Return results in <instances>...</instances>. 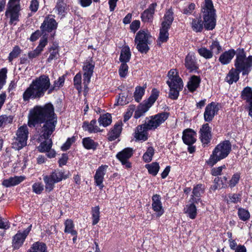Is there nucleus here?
<instances>
[{"instance_id": "nucleus-1", "label": "nucleus", "mask_w": 252, "mask_h": 252, "mask_svg": "<svg viewBox=\"0 0 252 252\" xmlns=\"http://www.w3.org/2000/svg\"><path fill=\"white\" fill-rule=\"evenodd\" d=\"M43 124L41 128L38 131L37 140L40 142L37 147L40 153H47L49 158H53L56 153L52 149V141L49 138L55 130L57 124V117L54 113V108L52 104H46L43 106L36 105L31 109L28 115V126L35 127L36 125Z\"/></svg>"}, {"instance_id": "nucleus-2", "label": "nucleus", "mask_w": 252, "mask_h": 252, "mask_svg": "<svg viewBox=\"0 0 252 252\" xmlns=\"http://www.w3.org/2000/svg\"><path fill=\"white\" fill-rule=\"evenodd\" d=\"M202 13L203 22L200 17L192 19L191 27L195 32H201L203 26L207 30L215 28L216 23L215 10L211 0H205L202 6Z\"/></svg>"}, {"instance_id": "nucleus-3", "label": "nucleus", "mask_w": 252, "mask_h": 252, "mask_svg": "<svg viewBox=\"0 0 252 252\" xmlns=\"http://www.w3.org/2000/svg\"><path fill=\"white\" fill-rule=\"evenodd\" d=\"M50 85V79L46 75H41L33 80L23 94L24 101L42 97L47 91L48 92Z\"/></svg>"}, {"instance_id": "nucleus-4", "label": "nucleus", "mask_w": 252, "mask_h": 252, "mask_svg": "<svg viewBox=\"0 0 252 252\" xmlns=\"http://www.w3.org/2000/svg\"><path fill=\"white\" fill-rule=\"evenodd\" d=\"M231 151V144L229 140L220 142L214 149L206 163L213 166L218 161L225 158Z\"/></svg>"}, {"instance_id": "nucleus-5", "label": "nucleus", "mask_w": 252, "mask_h": 252, "mask_svg": "<svg viewBox=\"0 0 252 252\" xmlns=\"http://www.w3.org/2000/svg\"><path fill=\"white\" fill-rule=\"evenodd\" d=\"M168 80L166 83L170 90L169 97L172 99H176L179 96V92L183 88V82L178 75L176 69H171L168 73Z\"/></svg>"}, {"instance_id": "nucleus-6", "label": "nucleus", "mask_w": 252, "mask_h": 252, "mask_svg": "<svg viewBox=\"0 0 252 252\" xmlns=\"http://www.w3.org/2000/svg\"><path fill=\"white\" fill-rule=\"evenodd\" d=\"M21 0H9L5 12V16L9 20V23L15 25L19 21L21 10Z\"/></svg>"}, {"instance_id": "nucleus-7", "label": "nucleus", "mask_w": 252, "mask_h": 252, "mask_svg": "<svg viewBox=\"0 0 252 252\" xmlns=\"http://www.w3.org/2000/svg\"><path fill=\"white\" fill-rule=\"evenodd\" d=\"M152 37L148 31L140 30L136 34L134 41L137 49L141 53H147L149 50L148 45L152 42Z\"/></svg>"}, {"instance_id": "nucleus-8", "label": "nucleus", "mask_w": 252, "mask_h": 252, "mask_svg": "<svg viewBox=\"0 0 252 252\" xmlns=\"http://www.w3.org/2000/svg\"><path fill=\"white\" fill-rule=\"evenodd\" d=\"M29 135V130L27 125H24L19 127L16 133L12 143V148L19 150L27 145Z\"/></svg>"}, {"instance_id": "nucleus-9", "label": "nucleus", "mask_w": 252, "mask_h": 252, "mask_svg": "<svg viewBox=\"0 0 252 252\" xmlns=\"http://www.w3.org/2000/svg\"><path fill=\"white\" fill-rule=\"evenodd\" d=\"M68 176L64 174L63 172L55 170L49 175L44 176L43 181L45 184L46 190L50 192L55 187V184L60 182L63 179L67 178Z\"/></svg>"}, {"instance_id": "nucleus-10", "label": "nucleus", "mask_w": 252, "mask_h": 252, "mask_svg": "<svg viewBox=\"0 0 252 252\" xmlns=\"http://www.w3.org/2000/svg\"><path fill=\"white\" fill-rule=\"evenodd\" d=\"M159 92L157 89H153L149 98L145 101L143 103L141 104L135 111L134 118L138 119L144 115L156 101L159 96Z\"/></svg>"}, {"instance_id": "nucleus-11", "label": "nucleus", "mask_w": 252, "mask_h": 252, "mask_svg": "<svg viewBox=\"0 0 252 252\" xmlns=\"http://www.w3.org/2000/svg\"><path fill=\"white\" fill-rule=\"evenodd\" d=\"M235 66L239 72L247 70L252 66V56L246 58L244 51L240 50L236 55Z\"/></svg>"}, {"instance_id": "nucleus-12", "label": "nucleus", "mask_w": 252, "mask_h": 252, "mask_svg": "<svg viewBox=\"0 0 252 252\" xmlns=\"http://www.w3.org/2000/svg\"><path fill=\"white\" fill-rule=\"evenodd\" d=\"M169 113L162 112L148 118L145 124L147 128L150 130H155L163 124L168 118Z\"/></svg>"}, {"instance_id": "nucleus-13", "label": "nucleus", "mask_w": 252, "mask_h": 252, "mask_svg": "<svg viewBox=\"0 0 252 252\" xmlns=\"http://www.w3.org/2000/svg\"><path fill=\"white\" fill-rule=\"evenodd\" d=\"M94 63L90 60L84 63L83 66V85L85 88H87L88 85L91 81V78L93 75L94 69Z\"/></svg>"}, {"instance_id": "nucleus-14", "label": "nucleus", "mask_w": 252, "mask_h": 252, "mask_svg": "<svg viewBox=\"0 0 252 252\" xmlns=\"http://www.w3.org/2000/svg\"><path fill=\"white\" fill-rule=\"evenodd\" d=\"M32 225H30L23 232L18 231L13 238L12 247L15 249H18L21 247L31 230Z\"/></svg>"}, {"instance_id": "nucleus-15", "label": "nucleus", "mask_w": 252, "mask_h": 252, "mask_svg": "<svg viewBox=\"0 0 252 252\" xmlns=\"http://www.w3.org/2000/svg\"><path fill=\"white\" fill-rule=\"evenodd\" d=\"M211 128L208 124L202 125L199 130V139L204 147L207 145L212 138Z\"/></svg>"}, {"instance_id": "nucleus-16", "label": "nucleus", "mask_w": 252, "mask_h": 252, "mask_svg": "<svg viewBox=\"0 0 252 252\" xmlns=\"http://www.w3.org/2000/svg\"><path fill=\"white\" fill-rule=\"evenodd\" d=\"M219 110L218 103L212 102L208 104L205 109L204 113V119L205 121L210 122L212 121L215 116L218 113Z\"/></svg>"}, {"instance_id": "nucleus-17", "label": "nucleus", "mask_w": 252, "mask_h": 252, "mask_svg": "<svg viewBox=\"0 0 252 252\" xmlns=\"http://www.w3.org/2000/svg\"><path fill=\"white\" fill-rule=\"evenodd\" d=\"M133 155V150L130 148H126L122 151L119 152L116 157L121 162L122 164L127 168L131 167V163L129 162L128 159Z\"/></svg>"}, {"instance_id": "nucleus-18", "label": "nucleus", "mask_w": 252, "mask_h": 252, "mask_svg": "<svg viewBox=\"0 0 252 252\" xmlns=\"http://www.w3.org/2000/svg\"><path fill=\"white\" fill-rule=\"evenodd\" d=\"M108 166L106 165H102L99 166L96 170L94 176V183L96 186L99 187L100 189H102L104 187L103 184L104 177L106 174Z\"/></svg>"}, {"instance_id": "nucleus-19", "label": "nucleus", "mask_w": 252, "mask_h": 252, "mask_svg": "<svg viewBox=\"0 0 252 252\" xmlns=\"http://www.w3.org/2000/svg\"><path fill=\"white\" fill-rule=\"evenodd\" d=\"M57 23L55 20L52 17H46L42 24L40 29L43 33L45 34L43 36L46 37V32H51L53 30L56 29Z\"/></svg>"}, {"instance_id": "nucleus-20", "label": "nucleus", "mask_w": 252, "mask_h": 252, "mask_svg": "<svg viewBox=\"0 0 252 252\" xmlns=\"http://www.w3.org/2000/svg\"><path fill=\"white\" fill-rule=\"evenodd\" d=\"M149 130L147 128L145 123L143 125H139L135 129L134 137L137 140L145 141L148 139V131Z\"/></svg>"}, {"instance_id": "nucleus-21", "label": "nucleus", "mask_w": 252, "mask_h": 252, "mask_svg": "<svg viewBox=\"0 0 252 252\" xmlns=\"http://www.w3.org/2000/svg\"><path fill=\"white\" fill-rule=\"evenodd\" d=\"M48 43L47 38L43 36L40 40L38 45L32 51L28 53V57L30 59H32L37 57L43 50L44 48Z\"/></svg>"}, {"instance_id": "nucleus-22", "label": "nucleus", "mask_w": 252, "mask_h": 252, "mask_svg": "<svg viewBox=\"0 0 252 252\" xmlns=\"http://www.w3.org/2000/svg\"><path fill=\"white\" fill-rule=\"evenodd\" d=\"M152 209L158 217L161 216L164 213V209L160 201V196L155 194L152 197Z\"/></svg>"}, {"instance_id": "nucleus-23", "label": "nucleus", "mask_w": 252, "mask_h": 252, "mask_svg": "<svg viewBox=\"0 0 252 252\" xmlns=\"http://www.w3.org/2000/svg\"><path fill=\"white\" fill-rule=\"evenodd\" d=\"M157 4L156 3L151 4L148 8L141 14V20L144 22H151L153 19V15Z\"/></svg>"}, {"instance_id": "nucleus-24", "label": "nucleus", "mask_w": 252, "mask_h": 252, "mask_svg": "<svg viewBox=\"0 0 252 252\" xmlns=\"http://www.w3.org/2000/svg\"><path fill=\"white\" fill-rule=\"evenodd\" d=\"M196 133L190 129L185 130L183 132L182 137L184 142L188 145H190L196 141Z\"/></svg>"}, {"instance_id": "nucleus-25", "label": "nucleus", "mask_w": 252, "mask_h": 252, "mask_svg": "<svg viewBox=\"0 0 252 252\" xmlns=\"http://www.w3.org/2000/svg\"><path fill=\"white\" fill-rule=\"evenodd\" d=\"M185 65L186 67L190 71L195 70L197 69L195 57L193 53H189L185 59Z\"/></svg>"}, {"instance_id": "nucleus-26", "label": "nucleus", "mask_w": 252, "mask_h": 252, "mask_svg": "<svg viewBox=\"0 0 252 252\" xmlns=\"http://www.w3.org/2000/svg\"><path fill=\"white\" fill-rule=\"evenodd\" d=\"M25 179V177L22 176L10 177L4 180L2 182V185L5 187L16 186L23 182Z\"/></svg>"}, {"instance_id": "nucleus-27", "label": "nucleus", "mask_w": 252, "mask_h": 252, "mask_svg": "<svg viewBox=\"0 0 252 252\" xmlns=\"http://www.w3.org/2000/svg\"><path fill=\"white\" fill-rule=\"evenodd\" d=\"M96 123V121L95 120H92L90 123L84 122L82 127L85 131H88L90 133H96L100 131Z\"/></svg>"}, {"instance_id": "nucleus-28", "label": "nucleus", "mask_w": 252, "mask_h": 252, "mask_svg": "<svg viewBox=\"0 0 252 252\" xmlns=\"http://www.w3.org/2000/svg\"><path fill=\"white\" fill-rule=\"evenodd\" d=\"M235 55V52L234 50H229L220 55L219 61L222 64H227L230 63Z\"/></svg>"}, {"instance_id": "nucleus-29", "label": "nucleus", "mask_w": 252, "mask_h": 252, "mask_svg": "<svg viewBox=\"0 0 252 252\" xmlns=\"http://www.w3.org/2000/svg\"><path fill=\"white\" fill-rule=\"evenodd\" d=\"M173 15V12L171 9L168 10L165 12L161 23L162 27L170 29L174 19Z\"/></svg>"}, {"instance_id": "nucleus-30", "label": "nucleus", "mask_w": 252, "mask_h": 252, "mask_svg": "<svg viewBox=\"0 0 252 252\" xmlns=\"http://www.w3.org/2000/svg\"><path fill=\"white\" fill-rule=\"evenodd\" d=\"M239 72L237 69H231L227 74L225 80L229 83L232 84L234 82H236L239 78Z\"/></svg>"}, {"instance_id": "nucleus-31", "label": "nucleus", "mask_w": 252, "mask_h": 252, "mask_svg": "<svg viewBox=\"0 0 252 252\" xmlns=\"http://www.w3.org/2000/svg\"><path fill=\"white\" fill-rule=\"evenodd\" d=\"M55 12L63 18L66 13V4L63 0H57L56 5L54 9Z\"/></svg>"}, {"instance_id": "nucleus-32", "label": "nucleus", "mask_w": 252, "mask_h": 252, "mask_svg": "<svg viewBox=\"0 0 252 252\" xmlns=\"http://www.w3.org/2000/svg\"><path fill=\"white\" fill-rule=\"evenodd\" d=\"M131 54L128 46H124L121 51L120 61L121 63H128L131 58Z\"/></svg>"}, {"instance_id": "nucleus-33", "label": "nucleus", "mask_w": 252, "mask_h": 252, "mask_svg": "<svg viewBox=\"0 0 252 252\" xmlns=\"http://www.w3.org/2000/svg\"><path fill=\"white\" fill-rule=\"evenodd\" d=\"M122 125L120 123L116 124L113 128L108 133V139L110 141H113L120 135L122 131Z\"/></svg>"}, {"instance_id": "nucleus-34", "label": "nucleus", "mask_w": 252, "mask_h": 252, "mask_svg": "<svg viewBox=\"0 0 252 252\" xmlns=\"http://www.w3.org/2000/svg\"><path fill=\"white\" fill-rule=\"evenodd\" d=\"M47 247L45 244L41 242L34 243L27 252H46Z\"/></svg>"}, {"instance_id": "nucleus-35", "label": "nucleus", "mask_w": 252, "mask_h": 252, "mask_svg": "<svg viewBox=\"0 0 252 252\" xmlns=\"http://www.w3.org/2000/svg\"><path fill=\"white\" fill-rule=\"evenodd\" d=\"M200 83L199 77L193 75L191 76L188 83V88L190 92H194L198 87Z\"/></svg>"}, {"instance_id": "nucleus-36", "label": "nucleus", "mask_w": 252, "mask_h": 252, "mask_svg": "<svg viewBox=\"0 0 252 252\" xmlns=\"http://www.w3.org/2000/svg\"><path fill=\"white\" fill-rule=\"evenodd\" d=\"M64 77L63 76L60 77L57 80L54 82L53 85L50 86L48 91V94L52 93L54 91H57L60 88L62 87L64 83Z\"/></svg>"}, {"instance_id": "nucleus-37", "label": "nucleus", "mask_w": 252, "mask_h": 252, "mask_svg": "<svg viewBox=\"0 0 252 252\" xmlns=\"http://www.w3.org/2000/svg\"><path fill=\"white\" fill-rule=\"evenodd\" d=\"M241 97L249 103V106H252V90L250 87L244 88L242 92Z\"/></svg>"}, {"instance_id": "nucleus-38", "label": "nucleus", "mask_w": 252, "mask_h": 252, "mask_svg": "<svg viewBox=\"0 0 252 252\" xmlns=\"http://www.w3.org/2000/svg\"><path fill=\"white\" fill-rule=\"evenodd\" d=\"M84 147L88 150H95L98 146V144L95 142L90 137L84 138L82 140Z\"/></svg>"}, {"instance_id": "nucleus-39", "label": "nucleus", "mask_w": 252, "mask_h": 252, "mask_svg": "<svg viewBox=\"0 0 252 252\" xmlns=\"http://www.w3.org/2000/svg\"><path fill=\"white\" fill-rule=\"evenodd\" d=\"M185 212L191 219H194L196 216L197 209L193 203L186 206L185 208Z\"/></svg>"}, {"instance_id": "nucleus-40", "label": "nucleus", "mask_w": 252, "mask_h": 252, "mask_svg": "<svg viewBox=\"0 0 252 252\" xmlns=\"http://www.w3.org/2000/svg\"><path fill=\"white\" fill-rule=\"evenodd\" d=\"M64 232L71 234L72 235H77V232L74 229V225L71 220H67L64 222Z\"/></svg>"}, {"instance_id": "nucleus-41", "label": "nucleus", "mask_w": 252, "mask_h": 252, "mask_svg": "<svg viewBox=\"0 0 252 252\" xmlns=\"http://www.w3.org/2000/svg\"><path fill=\"white\" fill-rule=\"evenodd\" d=\"M145 167L148 169L149 173L153 176L157 175L159 170V165L157 162L146 164Z\"/></svg>"}, {"instance_id": "nucleus-42", "label": "nucleus", "mask_w": 252, "mask_h": 252, "mask_svg": "<svg viewBox=\"0 0 252 252\" xmlns=\"http://www.w3.org/2000/svg\"><path fill=\"white\" fill-rule=\"evenodd\" d=\"M58 46L56 45H53L50 48H49V52L50 53V55L48 58L47 59V62L50 63L53 60L57 59L58 56Z\"/></svg>"}, {"instance_id": "nucleus-43", "label": "nucleus", "mask_w": 252, "mask_h": 252, "mask_svg": "<svg viewBox=\"0 0 252 252\" xmlns=\"http://www.w3.org/2000/svg\"><path fill=\"white\" fill-rule=\"evenodd\" d=\"M98 122L100 125L103 126H107L112 122V117L110 114L107 113L100 117L98 119Z\"/></svg>"}, {"instance_id": "nucleus-44", "label": "nucleus", "mask_w": 252, "mask_h": 252, "mask_svg": "<svg viewBox=\"0 0 252 252\" xmlns=\"http://www.w3.org/2000/svg\"><path fill=\"white\" fill-rule=\"evenodd\" d=\"M92 224H96L99 221L100 211L98 206H95L92 209Z\"/></svg>"}, {"instance_id": "nucleus-45", "label": "nucleus", "mask_w": 252, "mask_h": 252, "mask_svg": "<svg viewBox=\"0 0 252 252\" xmlns=\"http://www.w3.org/2000/svg\"><path fill=\"white\" fill-rule=\"evenodd\" d=\"M204 191V188L202 185H197L195 186L193 189L192 191V201L197 202V200H199V199H196L194 198L195 197H199L200 195L203 193Z\"/></svg>"}, {"instance_id": "nucleus-46", "label": "nucleus", "mask_w": 252, "mask_h": 252, "mask_svg": "<svg viewBox=\"0 0 252 252\" xmlns=\"http://www.w3.org/2000/svg\"><path fill=\"white\" fill-rule=\"evenodd\" d=\"M154 154V149L152 147H149L143 156V160L145 162H150L152 161Z\"/></svg>"}, {"instance_id": "nucleus-47", "label": "nucleus", "mask_w": 252, "mask_h": 252, "mask_svg": "<svg viewBox=\"0 0 252 252\" xmlns=\"http://www.w3.org/2000/svg\"><path fill=\"white\" fill-rule=\"evenodd\" d=\"M169 29L161 27L160 29L158 40L161 43L166 42L168 38V30Z\"/></svg>"}, {"instance_id": "nucleus-48", "label": "nucleus", "mask_w": 252, "mask_h": 252, "mask_svg": "<svg viewBox=\"0 0 252 252\" xmlns=\"http://www.w3.org/2000/svg\"><path fill=\"white\" fill-rule=\"evenodd\" d=\"M238 216L239 219L243 221H247L250 218V214L248 210L240 208L238 211Z\"/></svg>"}, {"instance_id": "nucleus-49", "label": "nucleus", "mask_w": 252, "mask_h": 252, "mask_svg": "<svg viewBox=\"0 0 252 252\" xmlns=\"http://www.w3.org/2000/svg\"><path fill=\"white\" fill-rule=\"evenodd\" d=\"M198 53L201 57L206 59H211L213 56L210 50L208 49L205 47L198 48Z\"/></svg>"}, {"instance_id": "nucleus-50", "label": "nucleus", "mask_w": 252, "mask_h": 252, "mask_svg": "<svg viewBox=\"0 0 252 252\" xmlns=\"http://www.w3.org/2000/svg\"><path fill=\"white\" fill-rule=\"evenodd\" d=\"M21 52V50L18 46L13 47L12 51L9 53L8 59L9 62H11L14 59L17 58Z\"/></svg>"}, {"instance_id": "nucleus-51", "label": "nucleus", "mask_w": 252, "mask_h": 252, "mask_svg": "<svg viewBox=\"0 0 252 252\" xmlns=\"http://www.w3.org/2000/svg\"><path fill=\"white\" fill-rule=\"evenodd\" d=\"M145 88L137 87L135 89L134 97L137 102H139L145 93Z\"/></svg>"}, {"instance_id": "nucleus-52", "label": "nucleus", "mask_w": 252, "mask_h": 252, "mask_svg": "<svg viewBox=\"0 0 252 252\" xmlns=\"http://www.w3.org/2000/svg\"><path fill=\"white\" fill-rule=\"evenodd\" d=\"M210 50L212 52V54H219L221 51V47L217 41H213L210 46Z\"/></svg>"}, {"instance_id": "nucleus-53", "label": "nucleus", "mask_w": 252, "mask_h": 252, "mask_svg": "<svg viewBox=\"0 0 252 252\" xmlns=\"http://www.w3.org/2000/svg\"><path fill=\"white\" fill-rule=\"evenodd\" d=\"M74 85L75 88L79 91L82 89L81 82H82V75L80 72L78 73L74 76L73 79Z\"/></svg>"}, {"instance_id": "nucleus-54", "label": "nucleus", "mask_w": 252, "mask_h": 252, "mask_svg": "<svg viewBox=\"0 0 252 252\" xmlns=\"http://www.w3.org/2000/svg\"><path fill=\"white\" fill-rule=\"evenodd\" d=\"M13 117L12 116L2 115L0 116V127L7 124H11L13 121Z\"/></svg>"}, {"instance_id": "nucleus-55", "label": "nucleus", "mask_w": 252, "mask_h": 252, "mask_svg": "<svg viewBox=\"0 0 252 252\" xmlns=\"http://www.w3.org/2000/svg\"><path fill=\"white\" fill-rule=\"evenodd\" d=\"M127 93L124 92L120 94L119 98L117 99V103L121 105H126L128 102V99H127Z\"/></svg>"}, {"instance_id": "nucleus-56", "label": "nucleus", "mask_w": 252, "mask_h": 252, "mask_svg": "<svg viewBox=\"0 0 252 252\" xmlns=\"http://www.w3.org/2000/svg\"><path fill=\"white\" fill-rule=\"evenodd\" d=\"M32 190L36 194H40L44 189V185L39 182H36L32 186Z\"/></svg>"}, {"instance_id": "nucleus-57", "label": "nucleus", "mask_w": 252, "mask_h": 252, "mask_svg": "<svg viewBox=\"0 0 252 252\" xmlns=\"http://www.w3.org/2000/svg\"><path fill=\"white\" fill-rule=\"evenodd\" d=\"M128 72V66L126 63H122L120 67L119 72L121 77H125Z\"/></svg>"}, {"instance_id": "nucleus-58", "label": "nucleus", "mask_w": 252, "mask_h": 252, "mask_svg": "<svg viewBox=\"0 0 252 252\" xmlns=\"http://www.w3.org/2000/svg\"><path fill=\"white\" fill-rule=\"evenodd\" d=\"M7 69L2 68L0 71V90H1L5 83L6 78Z\"/></svg>"}, {"instance_id": "nucleus-59", "label": "nucleus", "mask_w": 252, "mask_h": 252, "mask_svg": "<svg viewBox=\"0 0 252 252\" xmlns=\"http://www.w3.org/2000/svg\"><path fill=\"white\" fill-rule=\"evenodd\" d=\"M240 178V175L239 173H237L234 174L229 181V186L231 188L235 187L239 182Z\"/></svg>"}, {"instance_id": "nucleus-60", "label": "nucleus", "mask_w": 252, "mask_h": 252, "mask_svg": "<svg viewBox=\"0 0 252 252\" xmlns=\"http://www.w3.org/2000/svg\"><path fill=\"white\" fill-rule=\"evenodd\" d=\"M225 168V165L219 166L216 168H213L211 170V174L212 175L217 176L221 175L222 169Z\"/></svg>"}, {"instance_id": "nucleus-61", "label": "nucleus", "mask_w": 252, "mask_h": 252, "mask_svg": "<svg viewBox=\"0 0 252 252\" xmlns=\"http://www.w3.org/2000/svg\"><path fill=\"white\" fill-rule=\"evenodd\" d=\"M140 22L139 20L133 21L130 25V30L134 33L139 28Z\"/></svg>"}, {"instance_id": "nucleus-62", "label": "nucleus", "mask_w": 252, "mask_h": 252, "mask_svg": "<svg viewBox=\"0 0 252 252\" xmlns=\"http://www.w3.org/2000/svg\"><path fill=\"white\" fill-rule=\"evenodd\" d=\"M195 5L194 3H190L188 7L183 10V13L189 15L191 14L195 9Z\"/></svg>"}, {"instance_id": "nucleus-63", "label": "nucleus", "mask_w": 252, "mask_h": 252, "mask_svg": "<svg viewBox=\"0 0 252 252\" xmlns=\"http://www.w3.org/2000/svg\"><path fill=\"white\" fill-rule=\"evenodd\" d=\"M39 3L37 0H32L31 1L30 9L33 12H36L38 8Z\"/></svg>"}, {"instance_id": "nucleus-64", "label": "nucleus", "mask_w": 252, "mask_h": 252, "mask_svg": "<svg viewBox=\"0 0 252 252\" xmlns=\"http://www.w3.org/2000/svg\"><path fill=\"white\" fill-rule=\"evenodd\" d=\"M74 142L73 138H68L66 142L62 146L61 148L63 151L68 150L70 147L71 144Z\"/></svg>"}]
</instances>
